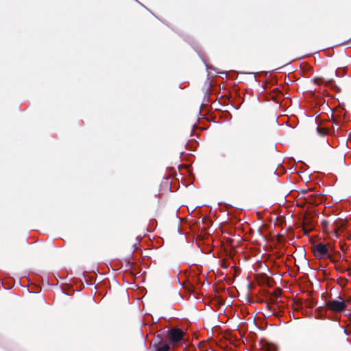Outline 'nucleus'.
<instances>
[{
	"label": "nucleus",
	"mask_w": 351,
	"mask_h": 351,
	"mask_svg": "<svg viewBox=\"0 0 351 351\" xmlns=\"http://www.w3.org/2000/svg\"><path fill=\"white\" fill-rule=\"evenodd\" d=\"M185 332L178 328H173L168 330L167 339L169 343L176 346L184 343V337Z\"/></svg>",
	"instance_id": "nucleus-1"
},
{
	"label": "nucleus",
	"mask_w": 351,
	"mask_h": 351,
	"mask_svg": "<svg viewBox=\"0 0 351 351\" xmlns=\"http://www.w3.org/2000/svg\"><path fill=\"white\" fill-rule=\"evenodd\" d=\"M326 306L335 312H341L346 309L347 305L341 297L338 300H332L326 302Z\"/></svg>",
	"instance_id": "nucleus-2"
},
{
	"label": "nucleus",
	"mask_w": 351,
	"mask_h": 351,
	"mask_svg": "<svg viewBox=\"0 0 351 351\" xmlns=\"http://www.w3.org/2000/svg\"><path fill=\"white\" fill-rule=\"evenodd\" d=\"M313 252L318 258H323L328 254V248L326 245L319 243L314 246Z\"/></svg>",
	"instance_id": "nucleus-3"
},
{
	"label": "nucleus",
	"mask_w": 351,
	"mask_h": 351,
	"mask_svg": "<svg viewBox=\"0 0 351 351\" xmlns=\"http://www.w3.org/2000/svg\"><path fill=\"white\" fill-rule=\"evenodd\" d=\"M170 344L160 343L156 347V351H170Z\"/></svg>",
	"instance_id": "nucleus-4"
},
{
	"label": "nucleus",
	"mask_w": 351,
	"mask_h": 351,
	"mask_svg": "<svg viewBox=\"0 0 351 351\" xmlns=\"http://www.w3.org/2000/svg\"><path fill=\"white\" fill-rule=\"evenodd\" d=\"M317 132L320 134V135H325L326 134V131L325 129L324 128H317Z\"/></svg>",
	"instance_id": "nucleus-5"
},
{
	"label": "nucleus",
	"mask_w": 351,
	"mask_h": 351,
	"mask_svg": "<svg viewBox=\"0 0 351 351\" xmlns=\"http://www.w3.org/2000/svg\"><path fill=\"white\" fill-rule=\"evenodd\" d=\"M269 351H276V348H272V349L269 350Z\"/></svg>",
	"instance_id": "nucleus-6"
}]
</instances>
